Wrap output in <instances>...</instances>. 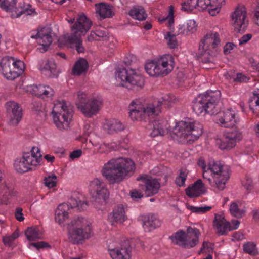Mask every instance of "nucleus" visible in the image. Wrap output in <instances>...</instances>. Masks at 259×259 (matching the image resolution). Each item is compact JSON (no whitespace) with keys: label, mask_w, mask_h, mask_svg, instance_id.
I'll return each mask as SVG.
<instances>
[{"label":"nucleus","mask_w":259,"mask_h":259,"mask_svg":"<svg viewBox=\"0 0 259 259\" xmlns=\"http://www.w3.org/2000/svg\"><path fill=\"white\" fill-rule=\"evenodd\" d=\"M30 246H33L36 248L38 250L41 249L50 247V245L48 243L44 241L32 242L29 244V247H30Z\"/></svg>","instance_id":"4d7b16f0"},{"label":"nucleus","mask_w":259,"mask_h":259,"mask_svg":"<svg viewBox=\"0 0 259 259\" xmlns=\"http://www.w3.org/2000/svg\"><path fill=\"white\" fill-rule=\"evenodd\" d=\"M216 143L219 148L222 150H229L236 145V144L234 141L231 140L225 135L222 138L217 139Z\"/></svg>","instance_id":"c9c22d12"},{"label":"nucleus","mask_w":259,"mask_h":259,"mask_svg":"<svg viewBox=\"0 0 259 259\" xmlns=\"http://www.w3.org/2000/svg\"><path fill=\"white\" fill-rule=\"evenodd\" d=\"M232 24L237 33H244L248 26L246 12L244 7H237L231 15Z\"/></svg>","instance_id":"ddd939ff"},{"label":"nucleus","mask_w":259,"mask_h":259,"mask_svg":"<svg viewBox=\"0 0 259 259\" xmlns=\"http://www.w3.org/2000/svg\"><path fill=\"white\" fill-rule=\"evenodd\" d=\"M198 57L202 63L205 64L206 68L209 69L215 67V63L213 53L211 52L209 49L199 47Z\"/></svg>","instance_id":"412c9836"},{"label":"nucleus","mask_w":259,"mask_h":259,"mask_svg":"<svg viewBox=\"0 0 259 259\" xmlns=\"http://www.w3.org/2000/svg\"><path fill=\"white\" fill-rule=\"evenodd\" d=\"M174 65V59L170 55L162 56L157 61H152L146 64L145 69L150 76H164L170 72Z\"/></svg>","instance_id":"0eeeda50"},{"label":"nucleus","mask_w":259,"mask_h":259,"mask_svg":"<svg viewBox=\"0 0 259 259\" xmlns=\"http://www.w3.org/2000/svg\"><path fill=\"white\" fill-rule=\"evenodd\" d=\"M14 166L16 170L20 173L26 172L32 169V168H29V165L27 164L22 157L20 158H17L15 161Z\"/></svg>","instance_id":"58836bf2"},{"label":"nucleus","mask_w":259,"mask_h":259,"mask_svg":"<svg viewBox=\"0 0 259 259\" xmlns=\"http://www.w3.org/2000/svg\"><path fill=\"white\" fill-rule=\"evenodd\" d=\"M96 37L100 40V38H106L108 36V31L104 28H99L96 30Z\"/></svg>","instance_id":"680f3d73"},{"label":"nucleus","mask_w":259,"mask_h":259,"mask_svg":"<svg viewBox=\"0 0 259 259\" xmlns=\"http://www.w3.org/2000/svg\"><path fill=\"white\" fill-rule=\"evenodd\" d=\"M169 98L164 96L161 99L154 101L146 106L138 100L133 101L129 105V116L133 120H146L150 115H157L160 112L162 105H169Z\"/></svg>","instance_id":"7ed1b4c3"},{"label":"nucleus","mask_w":259,"mask_h":259,"mask_svg":"<svg viewBox=\"0 0 259 259\" xmlns=\"http://www.w3.org/2000/svg\"><path fill=\"white\" fill-rule=\"evenodd\" d=\"M187 174L181 170L180 175L176 178L175 183L179 186H183L185 185V182L186 180Z\"/></svg>","instance_id":"5fc2aeb1"},{"label":"nucleus","mask_w":259,"mask_h":259,"mask_svg":"<svg viewBox=\"0 0 259 259\" xmlns=\"http://www.w3.org/2000/svg\"><path fill=\"white\" fill-rule=\"evenodd\" d=\"M243 250L245 253L252 256H255L258 254L256 244L253 242H247L244 244Z\"/></svg>","instance_id":"79ce46f5"},{"label":"nucleus","mask_w":259,"mask_h":259,"mask_svg":"<svg viewBox=\"0 0 259 259\" xmlns=\"http://www.w3.org/2000/svg\"><path fill=\"white\" fill-rule=\"evenodd\" d=\"M110 254L113 259H129L130 258L128 251L126 247L110 249Z\"/></svg>","instance_id":"72a5a7b5"},{"label":"nucleus","mask_w":259,"mask_h":259,"mask_svg":"<svg viewBox=\"0 0 259 259\" xmlns=\"http://www.w3.org/2000/svg\"><path fill=\"white\" fill-rule=\"evenodd\" d=\"M208 169L213 174V178L217 188L223 190L226 182L230 178V169L227 166L222 165L217 161H210L208 165Z\"/></svg>","instance_id":"9b49d317"},{"label":"nucleus","mask_w":259,"mask_h":259,"mask_svg":"<svg viewBox=\"0 0 259 259\" xmlns=\"http://www.w3.org/2000/svg\"><path fill=\"white\" fill-rule=\"evenodd\" d=\"M218 118L217 123L224 127L229 128L234 126L237 123L234 111L230 109L220 112L218 115Z\"/></svg>","instance_id":"aec40b11"},{"label":"nucleus","mask_w":259,"mask_h":259,"mask_svg":"<svg viewBox=\"0 0 259 259\" xmlns=\"http://www.w3.org/2000/svg\"><path fill=\"white\" fill-rule=\"evenodd\" d=\"M78 109L87 117H91L96 114L102 106L101 101L91 99L84 104L83 102L76 103Z\"/></svg>","instance_id":"4468645a"},{"label":"nucleus","mask_w":259,"mask_h":259,"mask_svg":"<svg viewBox=\"0 0 259 259\" xmlns=\"http://www.w3.org/2000/svg\"><path fill=\"white\" fill-rule=\"evenodd\" d=\"M203 126L196 121H181L173 128V138L182 141L197 140L202 134Z\"/></svg>","instance_id":"20e7f679"},{"label":"nucleus","mask_w":259,"mask_h":259,"mask_svg":"<svg viewBox=\"0 0 259 259\" xmlns=\"http://www.w3.org/2000/svg\"><path fill=\"white\" fill-rule=\"evenodd\" d=\"M129 15L135 19L142 21L146 19L147 14L144 9L141 6L134 7L128 13Z\"/></svg>","instance_id":"4c0bfd02"},{"label":"nucleus","mask_w":259,"mask_h":259,"mask_svg":"<svg viewBox=\"0 0 259 259\" xmlns=\"http://www.w3.org/2000/svg\"><path fill=\"white\" fill-rule=\"evenodd\" d=\"M92 22L84 14L79 15L75 24L70 27L71 33L66 34L58 39L59 45L66 44H75L78 53H83L84 48L82 46V36H84L90 30Z\"/></svg>","instance_id":"f03ea898"},{"label":"nucleus","mask_w":259,"mask_h":259,"mask_svg":"<svg viewBox=\"0 0 259 259\" xmlns=\"http://www.w3.org/2000/svg\"><path fill=\"white\" fill-rule=\"evenodd\" d=\"M14 67H15V70H17V73L19 74V76L20 73L23 71L24 69V63L20 60L15 61L13 58Z\"/></svg>","instance_id":"bf43d9fd"},{"label":"nucleus","mask_w":259,"mask_h":259,"mask_svg":"<svg viewBox=\"0 0 259 259\" xmlns=\"http://www.w3.org/2000/svg\"><path fill=\"white\" fill-rule=\"evenodd\" d=\"M221 7L219 2L218 0L216 1V4L213 5L212 4L208 8V11L209 14L211 16H214L218 14L220 10Z\"/></svg>","instance_id":"13d9d810"},{"label":"nucleus","mask_w":259,"mask_h":259,"mask_svg":"<svg viewBox=\"0 0 259 259\" xmlns=\"http://www.w3.org/2000/svg\"><path fill=\"white\" fill-rule=\"evenodd\" d=\"M185 191L187 195L190 198L197 197L202 194L196 188L193 187V185L191 187L187 188Z\"/></svg>","instance_id":"864d4df0"},{"label":"nucleus","mask_w":259,"mask_h":259,"mask_svg":"<svg viewBox=\"0 0 259 259\" xmlns=\"http://www.w3.org/2000/svg\"><path fill=\"white\" fill-rule=\"evenodd\" d=\"M68 208V205L64 203L60 204L56 210L55 219L60 225L63 224L68 218V213L66 211Z\"/></svg>","instance_id":"c85d7f7f"},{"label":"nucleus","mask_w":259,"mask_h":259,"mask_svg":"<svg viewBox=\"0 0 259 259\" xmlns=\"http://www.w3.org/2000/svg\"><path fill=\"white\" fill-rule=\"evenodd\" d=\"M57 177L55 174H52L44 178L45 184L49 188H52L56 185Z\"/></svg>","instance_id":"3c124183"},{"label":"nucleus","mask_w":259,"mask_h":259,"mask_svg":"<svg viewBox=\"0 0 259 259\" xmlns=\"http://www.w3.org/2000/svg\"><path fill=\"white\" fill-rule=\"evenodd\" d=\"M53 120L58 128L66 130L69 127L73 115V110L66 106L64 100L55 104L52 111Z\"/></svg>","instance_id":"6e6552de"},{"label":"nucleus","mask_w":259,"mask_h":259,"mask_svg":"<svg viewBox=\"0 0 259 259\" xmlns=\"http://www.w3.org/2000/svg\"><path fill=\"white\" fill-rule=\"evenodd\" d=\"M131 197L135 200H138L143 197V195L141 192L138 191L137 189H133L130 192Z\"/></svg>","instance_id":"0e129e2a"},{"label":"nucleus","mask_w":259,"mask_h":259,"mask_svg":"<svg viewBox=\"0 0 259 259\" xmlns=\"http://www.w3.org/2000/svg\"><path fill=\"white\" fill-rule=\"evenodd\" d=\"M14 191L12 187H8L5 184H0V204H7L8 200L13 195Z\"/></svg>","instance_id":"cd10ccee"},{"label":"nucleus","mask_w":259,"mask_h":259,"mask_svg":"<svg viewBox=\"0 0 259 259\" xmlns=\"http://www.w3.org/2000/svg\"><path fill=\"white\" fill-rule=\"evenodd\" d=\"M0 65L2 69V72L4 76L9 80H14L19 76L17 70L14 67L13 57H5L3 58Z\"/></svg>","instance_id":"a211bd4d"},{"label":"nucleus","mask_w":259,"mask_h":259,"mask_svg":"<svg viewBox=\"0 0 259 259\" xmlns=\"http://www.w3.org/2000/svg\"><path fill=\"white\" fill-rule=\"evenodd\" d=\"M194 0H188L187 2H184L182 4L181 10L189 13L191 12L194 8L196 7V6L192 4V2Z\"/></svg>","instance_id":"6e6d98bb"},{"label":"nucleus","mask_w":259,"mask_h":259,"mask_svg":"<svg viewBox=\"0 0 259 259\" xmlns=\"http://www.w3.org/2000/svg\"><path fill=\"white\" fill-rule=\"evenodd\" d=\"M25 234L29 241H34L36 239L42 238V233L36 227H28L25 231Z\"/></svg>","instance_id":"f704fd0d"},{"label":"nucleus","mask_w":259,"mask_h":259,"mask_svg":"<svg viewBox=\"0 0 259 259\" xmlns=\"http://www.w3.org/2000/svg\"><path fill=\"white\" fill-rule=\"evenodd\" d=\"M109 218L111 221L120 223L125 221L126 216L123 205H121L117 206L110 214Z\"/></svg>","instance_id":"2f4dec72"},{"label":"nucleus","mask_w":259,"mask_h":259,"mask_svg":"<svg viewBox=\"0 0 259 259\" xmlns=\"http://www.w3.org/2000/svg\"><path fill=\"white\" fill-rule=\"evenodd\" d=\"M235 45L232 42H228L224 48V53L225 55H228L231 53V51L234 49Z\"/></svg>","instance_id":"69168bd1"},{"label":"nucleus","mask_w":259,"mask_h":259,"mask_svg":"<svg viewBox=\"0 0 259 259\" xmlns=\"http://www.w3.org/2000/svg\"><path fill=\"white\" fill-rule=\"evenodd\" d=\"M93 197L106 201L109 196L108 190L104 187V183L98 179H94L91 184Z\"/></svg>","instance_id":"6ab92c4d"},{"label":"nucleus","mask_w":259,"mask_h":259,"mask_svg":"<svg viewBox=\"0 0 259 259\" xmlns=\"http://www.w3.org/2000/svg\"><path fill=\"white\" fill-rule=\"evenodd\" d=\"M176 35H178L177 32L172 34L171 32H168L165 36V38L168 40V45L170 48H176L178 45Z\"/></svg>","instance_id":"c03bdc74"},{"label":"nucleus","mask_w":259,"mask_h":259,"mask_svg":"<svg viewBox=\"0 0 259 259\" xmlns=\"http://www.w3.org/2000/svg\"><path fill=\"white\" fill-rule=\"evenodd\" d=\"M197 30V25L194 20L190 19L187 21L186 26H180L177 31L178 35H188L193 33Z\"/></svg>","instance_id":"7c9ffc66"},{"label":"nucleus","mask_w":259,"mask_h":259,"mask_svg":"<svg viewBox=\"0 0 259 259\" xmlns=\"http://www.w3.org/2000/svg\"><path fill=\"white\" fill-rule=\"evenodd\" d=\"M37 33L36 35H32L31 38L39 39L38 43L42 47L39 48L43 52L47 51L49 47L52 44L53 38L52 37V30L50 27H43L40 30L37 29Z\"/></svg>","instance_id":"f3484780"},{"label":"nucleus","mask_w":259,"mask_h":259,"mask_svg":"<svg viewBox=\"0 0 259 259\" xmlns=\"http://www.w3.org/2000/svg\"><path fill=\"white\" fill-rule=\"evenodd\" d=\"M252 35L251 34H247L242 36L239 40V45H242L247 42L252 38Z\"/></svg>","instance_id":"338daca9"},{"label":"nucleus","mask_w":259,"mask_h":259,"mask_svg":"<svg viewBox=\"0 0 259 259\" xmlns=\"http://www.w3.org/2000/svg\"><path fill=\"white\" fill-rule=\"evenodd\" d=\"M165 123V121L163 120H153L149 121L146 128L149 131H151L150 135L152 137L163 136L166 133Z\"/></svg>","instance_id":"5701e85b"},{"label":"nucleus","mask_w":259,"mask_h":259,"mask_svg":"<svg viewBox=\"0 0 259 259\" xmlns=\"http://www.w3.org/2000/svg\"><path fill=\"white\" fill-rule=\"evenodd\" d=\"M16 0H0V8L6 12H15L16 16L12 14V17H18L22 14H25L27 16L35 13V10L30 8L31 6L29 5L21 6L19 10L16 7Z\"/></svg>","instance_id":"f8f14e48"},{"label":"nucleus","mask_w":259,"mask_h":259,"mask_svg":"<svg viewBox=\"0 0 259 259\" xmlns=\"http://www.w3.org/2000/svg\"><path fill=\"white\" fill-rule=\"evenodd\" d=\"M135 169L134 162L130 159H112L105 163L101 173L110 184L119 183Z\"/></svg>","instance_id":"f257e3e1"},{"label":"nucleus","mask_w":259,"mask_h":259,"mask_svg":"<svg viewBox=\"0 0 259 259\" xmlns=\"http://www.w3.org/2000/svg\"><path fill=\"white\" fill-rule=\"evenodd\" d=\"M168 20V27L171 29V26L174 23V11L173 7L171 5L169 6V11L168 16L166 17H163L161 19L159 18L158 21L160 23H163V22Z\"/></svg>","instance_id":"49530a36"},{"label":"nucleus","mask_w":259,"mask_h":259,"mask_svg":"<svg viewBox=\"0 0 259 259\" xmlns=\"http://www.w3.org/2000/svg\"><path fill=\"white\" fill-rule=\"evenodd\" d=\"M142 221L144 229L147 231L156 228L160 224L159 220L154 214L143 217Z\"/></svg>","instance_id":"bb28decb"},{"label":"nucleus","mask_w":259,"mask_h":259,"mask_svg":"<svg viewBox=\"0 0 259 259\" xmlns=\"http://www.w3.org/2000/svg\"><path fill=\"white\" fill-rule=\"evenodd\" d=\"M193 187L200 192L201 194H204L206 192V190L204 186V184L201 180L199 179L197 180L193 185Z\"/></svg>","instance_id":"052dcab7"},{"label":"nucleus","mask_w":259,"mask_h":259,"mask_svg":"<svg viewBox=\"0 0 259 259\" xmlns=\"http://www.w3.org/2000/svg\"><path fill=\"white\" fill-rule=\"evenodd\" d=\"M221 96L220 91H210L200 95L193 103V110L198 115L217 113L216 106Z\"/></svg>","instance_id":"39448f33"},{"label":"nucleus","mask_w":259,"mask_h":259,"mask_svg":"<svg viewBox=\"0 0 259 259\" xmlns=\"http://www.w3.org/2000/svg\"><path fill=\"white\" fill-rule=\"evenodd\" d=\"M229 130L226 132V135L232 141H234L236 144L237 142L240 141L243 137L242 133L238 128L236 124L229 128Z\"/></svg>","instance_id":"e433bc0d"},{"label":"nucleus","mask_w":259,"mask_h":259,"mask_svg":"<svg viewBox=\"0 0 259 259\" xmlns=\"http://www.w3.org/2000/svg\"><path fill=\"white\" fill-rule=\"evenodd\" d=\"M188 208L193 212L197 213H204L211 209V206L195 207L192 206H188Z\"/></svg>","instance_id":"603ef678"},{"label":"nucleus","mask_w":259,"mask_h":259,"mask_svg":"<svg viewBox=\"0 0 259 259\" xmlns=\"http://www.w3.org/2000/svg\"><path fill=\"white\" fill-rule=\"evenodd\" d=\"M249 79V78L247 76L242 73H238L237 74L236 77L234 78V81L240 83H245L247 82Z\"/></svg>","instance_id":"e2e57ef3"},{"label":"nucleus","mask_w":259,"mask_h":259,"mask_svg":"<svg viewBox=\"0 0 259 259\" xmlns=\"http://www.w3.org/2000/svg\"><path fill=\"white\" fill-rule=\"evenodd\" d=\"M7 116L9 124L16 126L21 120L22 117V109L19 105L15 102L10 101L6 103Z\"/></svg>","instance_id":"2eb2a0df"},{"label":"nucleus","mask_w":259,"mask_h":259,"mask_svg":"<svg viewBox=\"0 0 259 259\" xmlns=\"http://www.w3.org/2000/svg\"><path fill=\"white\" fill-rule=\"evenodd\" d=\"M242 185L248 192H250L252 191L254 186L253 180L249 176H246L242 180Z\"/></svg>","instance_id":"09e8293b"},{"label":"nucleus","mask_w":259,"mask_h":259,"mask_svg":"<svg viewBox=\"0 0 259 259\" xmlns=\"http://www.w3.org/2000/svg\"><path fill=\"white\" fill-rule=\"evenodd\" d=\"M118 78L122 82V86L130 90H138L144 85V79L135 70L120 68L117 70Z\"/></svg>","instance_id":"9d476101"},{"label":"nucleus","mask_w":259,"mask_h":259,"mask_svg":"<svg viewBox=\"0 0 259 259\" xmlns=\"http://www.w3.org/2000/svg\"><path fill=\"white\" fill-rule=\"evenodd\" d=\"M18 236V231L16 230L11 235L4 237L3 239V242L6 246L10 247L12 245L13 241L17 238Z\"/></svg>","instance_id":"a18cd8bd"},{"label":"nucleus","mask_w":259,"mask_h":259,"mask_svg":"<svg viewBox=\"0 0 259 259\" xmlns=\"http://www.w3.org/2000/svg\"><path fill=\"white\" fill-rule=\"evenodd\" d=\"M217 0H197L196 5L202 10L208 8L212 4H216Z\"/></svg>","instance_id":"de8ad7c7"},{"label":"nucleus","mask_w":259,"mask_h":259,"mask_svg":"<svg viewBox=\"0 0 259 259\" xmlns=\"http://www.w3.org/2000/svg\"><path fill=\"white\" fill-rule=\"evenodd\" d=\"M41 156L39 149L33 147L30 153H24L22 157L27 164L29 165V168H32L31 166H36L39 164Z\"/></svg>","instance_id":"b1692460"},{"label":"nucleus","mask_w":259,"mask_h":259,"mask_svg":"<svg viewBox=\"0 0 259 259\" xmlns=\"http://www.w3.org/2000/svg\"><path fill=\"white\" fill-rule=\"evenodd\" d=\"M104 129L110 134L121 131L124 129L121 122L117 120L112 119L108 121L104 125Z\"/></svg>","instance_id":"c756f323"},{"label":"nucleus","mask_w":259,"mask_h":259,"mask_svg":"<svg viewBox=\"0 0 259 259\" xmlns=\"http://www.w3.org/2000/svg\"><path fill=\"white\" fill-rule=\"evenodd\" d=\"M230 211L231 214L238 218H241L245 213V211L244 210L239 208L238 205L235 202H233L231 204Z\"/></svg>","instance_id":"37998d69"},{"label":"nucleus","mask_w":259,"mask_h":259,"mask_svg":"<svg viewBox=\"0 0 259 259\" xmlns=\"http://www.w3.org/2000/svg\"><path fill=\"white\" fill-rule=\"evenodd\" d=\"M69 241L73 244L81 243L90 237L91 229L88 221L83 218H78L72 221L68 225Z\"/></svg>","instance_id":"423d86ee"},{"label":"nucleus","mask_w":259,"mask_h":259,"mask_svg":"<svg viewBox=\"0 0 259 259\" xmlns=\"http://www.w3.org/2000/svg\"><path fill=\"white\" fill-rule=\"evenodd\" d=\"M22 209L21 208H17L15 212V217L19 221H22L24 218L23 216Z\"/></svg>","instance_id":"774afa93"},{"label":"nucleus","mask_w":259,"mask_h":259,"mask_svg":"<svg viewBox=\"0 0 259 259\" xmlns=\"http://www.w3.org/2000/svg\"><path fill=\"white\" fill-rule=\"evenodd\" d=\"M96 12L100 15L101 19L112 17L114 13L113 11V7L105 3H100L95 4Z\"/></svg>","instance_id":"393cba45"},{"label":"nucleus","mask_w":259,"mask_h":259,"mask_svg":"<svg viewBox=\"0 0 259 259\" xmlns=\"http://www.w3.org/2000/svg\"><path fill=\"white\" fill-rule=\"evenodd\" d=\"M39 69L41 71H49L51 76H54L55 75L56 64L53 61L47 60L42 61Z\"/></svg>","instance_id":"ea45409f"},{"label":"nucleus","mask_w":259,"mask_h":259,"mask_svg":"<svg viewBox=\"0 0 259 259\" xmlns=\"http://www.w3.org/2000/svg\"><path fill=\"white\" fill-rule=\"evenodd\" d=\"M220 42L219 34L217 32L207 34L204 38L201 40L199 47L209 49L211 52L214 53L217 51V48Z\"/></svg>","instance_id":"4be33fe9"},{"label":"nucleus","mask_w":259,"mask_h":259,"mask_svg":"<svg viewBox=\"0 0 259 259\" xmlns=\"http://www.w3.org/2000/svg\"><path fill=\"white\" fill-rule=\"evenodd\" d=\"M89 67L87 61L83 59H79L74 64L72 69V74L74 75L79 76L87 71Z\"/></svg>","instance_id":"473e14b6"},{"label":"nucleus","mask_w":259,"mask_h":259,"mask_svg":"<svg viewBox=\"0 0 259 259\" xmlns=\"http://www.w3.org/2000/svg\"><path fill=\"white\" fill-rule=\"evenodd\" d=\"M137 180L144 183V188L143 189L146 196L151 197L158 192L160 184L157 179L145 175L138 177Z\"/></svg>","instance_id":"dca6fc26"},{"label":"nucleus","mask_w":259,"mask_h":259,"mask_svg":"<svg viewBox=\"0 0 259 259\" xmlns=\"http://www.w3.org/2000/svg\"><path fill=\"white\" fill-rule=\"evenodd\" d=\"M226 221L224 216L222 215L215 214L214 220L213 221V226L217 230V233L219 235H223V230H222V225L224 222Z\"/></svg>","instance_id":"a19ab883"},{"label":"nucleus","mask_w":259,"mask_h":259,"mask_svg":"<svg viewBox=\"0 0 259 259\" xmlns=\"http://www.w3.org/2000/svg\"><path fill=\"white\" fill-rule=\"evenodd\" d=\"M199 230L197 228L189 227L187 233L182 230L176 232L170 238L171 241L183 248H190L195 246L199 241Z\"/></svg>","instance_id":"1a4fd4ad"},{"label":"nucleus","mask_w":259,"mask_h":259,"mask_svg":"<svg viewBox=\"0 0 259 259\" xmlns=\"http://www.w3.org/2000/svg\"><path fill=\"white\" fill-rule=\"evenodd\" d=\"M71 204L72 207H76L80 211H83L87 209L88 206V204L87 202L79 201H77L75 199L71 198Z\"/></svg>","instance_id":"8fccbe9b"},{"label":"nucleus","mask_w":259,"mask_h":259,"mask_svg":"<svg viewBox=\"0 0 259 259\" xmlns=\"http://www.w3.org/2000/svg\"><path fill=\"white\" fill-rule=\"evenodd\" d=\"M31 88L32 94L39 97L44 98L52 96L54 95L53 90L49 86L33 84L31 86Z\"/></svg>","instance_id":"a878e982"}]
</instances>
